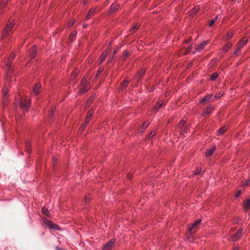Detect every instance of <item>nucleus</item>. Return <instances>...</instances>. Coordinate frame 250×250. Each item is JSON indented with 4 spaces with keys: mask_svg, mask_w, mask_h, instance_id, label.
Listing matches in <instances>:
<instances>
[{
    "mask_svg": "<svg viewBox=\"0 0 250 250\" xmlns=\"http://www.w3.org/2000/svg\"><path fill=\"white\" fill-rule=\"evenodd\" d=\"M188 242H191L192 241L190 240V238L188 237Z\"/></svg>",
    "mask_w": 250,
    "mask_h": 250,
    "instance_id": "nucleus-62",
    "label": "nucleus"
},
{
    "mask_svg": "<svg viewBox=\"0 0 250 250\" xmlns=\"http://www.w3.org/2000/svg\"><path fill=\"white\" fill-rule=\"evenodd\" d=\"M250 209V199L246 200V202L244 204V209L245 211Z\"/></svg>",
    "mask_w": 250,
    "mask_h": 250,
    "instance_id": "nucleus-25",
    "label": "nucleus"
},
{
    "mask_svg": "<svg viewBox=\"0 0 250 250\" xmlns=\"http://www.w3.org/2000/svg\"><path fill=\"white\" fill-rule=\"evenodd\" d=\"M16 55L15 54L12 53L8 57L6 65L7 67V77L11 76L13 71V65L11 64V62L15 59Z\"/></svg>",
    "mask_w": 250,
    "mask_h": 250,
    "instance_id": "nucleus-2",
    "label": "nucleus"
},
{
    "mask_svg": "<svg viewBox=\"0 0 250 250\" xmlns=\"http://www.w3.org/2000/svg\"><path fill=\"white\" fill-rule=\"evenodd\" d=\"M90 89V87L88 84L83 85V86H80V90L81 93H84L87 92Z\"/></svg>",
    "mask_w": 250,
    "mask_h": 250,
    "instance_id": "nucleus-22",
    "label": "nucleus"
},
{
    "mask_svg": "<svg viewBox=\"0 0 250 250\" xmlns=\"http://www.w3.org/2000/svg\"><path fill=\"white\" fill-rule=\"evenodd\" d=\"M156 133V131L154 130L153 131H151L149 134L148 135V138H151L153 137Z\"/></svg>",
    "mask_w": 250,
    "mask_h": 250,
    "instance_id": "nucleus-46",
    "label": "nucleus"
},
{
    "mask_svg": "<svg viewBox=\"0 0 250 250\" xmlns=\"http://www.w3.org/2000/svg\"><path fill=\"white\" fill-rule=\"evenodd\" d=\"M94 113V111L93 109H91L90 110H89L88 111V113H87L86 117L91 118V117H92V116L93 115Z\"/></svg>",
    "mask_w": 250,
    "mask_h": 250,
    "instance_id": "nucleus-41",
    "label": "nucleus"
},
{
    "mask_svg": "<svg viewBox=\"0 0 250 250\" xmlns=\"http://www.w3.org/2000/svg\"><path fill=\"white\" fill-rule=\"evenodd\" d=\"M85 84H87L86 78L85 77H84L82 80L80 86H83V85H85Z\"/></svg>",
    "mask_w": 250,
    "mask_h": 250,
    "instance_id": "nucleus-40",
    "label": "nucleus"
},
{
    "mask_svg": "<svg viewBox=\"0 0 250 250\" xmlns=\"http://www.w3.org/2000/svg\"><path fill=\"white\" fill-rule=\"evenodd\" d=\"M49 228L50 229H52L54 230H61L60 227L58 225L54 224V223H52V224L50 226Z\"/></svg>",
    "mask_w": 250,
    "mask_h": 250,
    "instance_id": "nucleus-36",
    "label": "nucleus"
},
{
    "mask_svg": "<svg viewBox=\"0 0 250 250\" xmlns=\"http://www.w3.org/2000/svg\"><path fill=\"white\" fill-rule=\"evenodd\" d=\"M75 20H73L72 21L70 22L68 25V27L72 26L75 23Z\"/></svg>",
    "mask_w": 250,
    "mask_h": 250,
    "instance_id": "nucleus-50",
    "label": "nucleus"
},
{
    "mask_svg": "<svg viewBox=\"0 0 250 250\" xmlns=\"http://www.w3.org/2000/svg\"><path fill=\"white\" fill-rule=\"evenodd\" d=\"M118 47H117L116 48H115V49H114V51H113V55H112V56H114V55H115L117 53V52H118Z\"/></svg>",
    "mask_w": 250,
    "mask_h": 250,
    "instance_id": "nucleus-52",
    "label": "nucleus"
},
{
    "mask_svg": "<svg viewBox=\"0 0 250 250\" xmlns=\"http://www.w3.org/2000/svg\"><path fill=\"white\" fill-rule=\"evenodd\" d=\"M108 53V51L107 50H105L102 52L98 59L99 64H101L105 60Z\"/></svg>",
    "mask_w": 250,
    "mask_h": 250,
    "instance_id": "nucleus-10",
    "label": "nucleus"
},
{
    "mask_svg": "<svg viewBox=\"0 0 250 250\" xmlns=\"http://www.w3.org/2000/svg\"><path fill=\"white\" fill-rule=\"evenodd\" d=\"M30 104L31 102L29 98H20L19 105L20 108L22 110L27 111L30 106Z\"/></svg>",
    "mask_w": 250,
    "mask_h": 250,
    "instance_id": "nucleus-3",
    "label": "nucleus"
},
{
    "mask_svg": "<svg viewBox=\"0 0 250 250\" xmlns=\"http://www.w3.org/2000/svg\"><path fill=\"white\" fill-rule=\"evenodd\" d=\"M168 95V94L167 93V92L166 93V94H165V96H167Z\"/></svg>",
    "mask_w": 250,
    "mask_h": 250,
    "instance_id": "nucleus-64",
    "label": "nucleus"
},
{
    "mask_svg": "<svg viewBox=\"0 0 250 250\" xmlns=\"http://www.w3.org/2000/svg\"><path fill=\"white\" fill-rule=\"evenodd\" d=\"M95 10H96V8H91L90 9L86 17H85V20H89L93 16H94V15H95Z\"/></svg>",
    "mask_w": 250,
    "mask_h": 250,
    "instance_id": "nucleus-14",
    "label": "nucleus"
},
{
    "mask_svg": "<svg viewBox=\"0 0 250 250\" xmlns=\"http://www.w3.org/2000/svg\"><path fill=\"white\" fill-rule=\"evenodd\" d=\"M87 24H86V23H83V28H85L87 27Z\"/></svg>",
    "mask_w": 250,
    "mask_h": 250,
    "instance_id": "nucleus-58",
    "label": "nucleus"
},
{
    "mask_svg": "<svg viewBox=\"0 0 250 250\" xmlns=\"http://www.w3.org/2000/svg\"><path fill=\"white\" fill-rule=\"evenodd\" d=\"M208 43V41H204L201 42L200 44H199L196 48V50L198 51H200L204 49L205 46Z\"/></svg>",
    "mask_w": 250,
    "mask_h": 250,
    "instance_id": "nucleus-15",
    "label": "nucleus"
},
{
    "mask_svg": "<svg viewBox=\"0 0 250 250\" xmlns=\"http://www.w3.org/2000/svg\"><path fill=\"white\" fill-rule=\"evenodd\" d=\"M113 57H114V56H112V57H111L109 59V60H108V63L112 62V60H113Z\"/></svg>",
    "mask_w": 250,
    "mask_h": 250,
    "instance_id": "nucleus-56",
    "label": "nucleus"
},
{
    "mask_svg": "<svg viewBox=\"0 0 250 250\" xmlns=\"http://www.w3.org/2000/svg\"><path fill=\"white\" fill-rule=\"evenodd\" d=\"M88 123H89V122H86V121L85 120V122H84V123H83V124H85V125H87V124H88Z\"/></svg>",
    "mask_w": 250,
    "mask_h": 250,
    "instance_id": "nucleus-59",
    "label": "nucleus"
},
{
    "mask_svg": "<svg viewBox=\"0 0 250 250\" xmlns=\"http://www.w3.org/2000/svg\"><path fill=\"white\" fill-rule=\"evenodd\" d=\"M129 57V53L127 51L125 50L122 55L121 58L124 60Z\"/></svg>",
    "mask_w": 250,
    "mask_h": 250,
    "instance_id": "nucleus-39",
    "label": "nucleus"
},
{
    "mask_svg": "<svg viewBox=\"0 0 250 250\" xmlns=\"http://www.w3.org/2000/svg\"><path fill=\"white\" fill-rule=\"evenodd\" d=\"M79 73V70L78 68H75L73 72H72L70 79L71 81H74L76 77L77 76L78 74Z\"/></svg>",
    "mask_w": 250,
    "mask_h": 250,
    "instance_id": "nucleus-16",
    "label": "nucleus"
},
{
    "mask_svg": "<svg viewBox=\"0 0 250 250\" xmlns=\"http://www.w3.org/2000/svg\"><path fill=\"white\" fill-rule=\"evenodd\" d=\"M83 3H84V4H86V3H87V0H83Z\"/></svg>",
    "mask_w": 250,
    "mask_h": 250,
    "instance_id": "nucleus-60",
    "label": "nucleus"
},
{
    "mask_svg": "<svg viewBox=\"0 0 250 250\" xmlns=\"http://www.w3.org/2000/svg\"><path fill=\"white\" fill-rule=\"evenodd\" d=\"M130 80L128 78H125L124 81L120 84V89L123 90L128 85Z\"/></svg>",
    "mask_w": 250,
    "mask_h": 250,
    "instance_id": "nucleus-11",
    "label": "nucleus"
},
{
    "mask_svg": "<svg viewBox=\"0 0 250 250\" xmlns=\"http://www.w3.org/2000/svg\"><path fill=\"white\" fill-rule=\"evenodd\" d=\"M41 86V84L39 83H36L35 85L33 88V92L36 95H38L39 93Z\"/></svg>",
    "mask_w": 250,
    "mask_h": 250,
    "instance_id": "nucleus-23",
    "label": "nucleus"
},
{
    "mask_svg": "<svg viewBox=\"0 0 250 250\" xmlns=\"http://www.w3.org/2000/svg\"><path fill=\"white\" fill-rule=\"evenodd\" d=\"M236 46L237 47H236L235 50L233 52V54L234 55H236V56H238L241 52V50L242 48L237 45H236Z\"/></svg>",
    "mask_w": 250,
    "mask_h": 250,
    "instance_id": "nucleus-32",
    "label": "nucleus"
},
{
    "mask_svg": "<svg viewBox=\"0 0 250 250\" xmlns=\"http://www.w3.org/2000/svg\"><path fill=\"white\" fill-rule=\"evenodd\" d=\"M212 95H210V94L207 95L206 96L203 97L202 99V100L201 101V103L206 102L209 101V100L212 97Z\"/></svg>",
    "mask_w": 250,
    "mask_h": 250,
    "instance_id": "nucleus-35",
    "label": "nucleus"
},
{
    "mask_svg": "<svg viewBox=\"0 0 250 250\" xmlns=\"http://www.w3.org/2000/svg\"><path fill=\"white\" fill-rule=\"evenodd\" d=\"M53 222L46 218L43 219V224L46 225L48 228L52 224Z\"/></svg>",
    "mask_w": 250,
    "mask_h": 250,
    "instance_id": "nucleus-29",
    "label": "nucleus"
},
{
    "mask_svg": "<svg viewBox=\"0 0 250 250\" xmlns=\"http://www.w3.org/2000/svg\"><path fill=\"white\" fill-rule=\"evenodd\" d=\"M7 89L5 87L3 88L2 92L3 94V98L4 99L7 98Z\"/></svg>",
    "mask_w": 250,
    "mask_h": 250,
    "instance_id": "nucleus-45",
    "label": "nucleus"
},
{
    "mask_svg": "<svg viewBox=\"0 0 250 250\" xmlns=\"http://www.w3.org/2000/svg\"><path fill=\"white\" fill-rule=\"evenodd\" d=\"M90 200V198L88 197V196H86L85 197V202H88Z\"/></svg>",
    "mask_w": 250,
    "mask_h": 250,
    "instance_id": "nucleus-54",
    "label": "nucleus"
},
{
    "mask_svg": "<svg viewBox=\"0 0 250 250\" xmlns=\"http://www.w3.org/2000/svg\"><path fill=\"white\" fill-rule=\"evenodd\" d=\"M90 119H91V118H89V117H86V118H85V120L86 122H90Z\"/></svg>",
    "mask_w": 250,
    "mask_h": 250,
    "instance_id": "nucleus-57",
    "label": "nucleus"
},
{
    "mask_svg": "<svg viewBox=\"0 0 250 250\" xmlns=\"http://www.w3.org/2000/svg\"><path fill=\"white\" fill-rule=\"evenodd\" d=\"M25 148L27 152L30 153L31 151V144L30 142H26Z\"/></svg>",
    "mask_w": 250,
    "mask_h": 250,
    "instance_id": "nucleus-28",
    "label": "nucleus"
},
{
    "mask_svg": "<svg viewBox=\"0 0 250 250\" xmlns=\"http://www.w3.org/2000/svg\"><path fill=\"white\" fill-rule=\"evenodd\" d=\"M119 7H120V5L116 2H115L113 4H112L110 5V8L109 9L108 14L109 15L113 14L114 13L116 12V11L119 9Z\"/></svg>",
    "mask_w": 250,
    "mask_h": 250,
    "instance_id": "nucleus-7",
    "label": "nucleus"
},
{
    "mask_svg": "<svg viewBox=\"0 0 250 250\" xmlns=\"http://www.w3.org/2000/svg\"><path fill=\"white\" fill-rule=\"evenodd\" d=\"M166 104L163 101H159L153 107V110L155 112H157L159 110V109L161 107V106L163 105H165Z\"/></svg>",
    "mask_w": 250,
    "mask_h": 250,
    "instance_id": "nucleus-17",
    "label": "nucleus"
},
{
    "mask_svg": "<svg viewBox=\"0 0 250 250\" xmlns=\"http://www.w3.org/2000/svg\"><path fill=\"white\" fill-rule=\"evenodd\" d=\"M250 183V181H246L245 182L244 186H249V185Z\"/></svg>",
    "mask_w": 250,
    "mask_h": 250,
    "instance_id": "nucleus-53",
    "label": "nucleus"
},
{
    "mask_svg": "<svg viewBox=\"0 0 250 250\" xmlns=\"http://www.w3.org/2000/svg\"><path fill=\"white\" fill-rule=\"evenodd\" d=\"M199 10V7L198 5L194 7L191 10L188 12V17H192L196 14Z\"/></svg>",
    "mask_w": 250,
    "mask_h": 250,
    "instance_id": "nucleus-12",
    "label": "nucleus"
},
{
    "mask_svg": "<svg viewBox=\"0 0 250 250\" xmlns=\"http://www.w3.org/2000/svg\"><path fill=\"white\" fill-rule=\"evenodd\" d=\"M224 95V92H218L215 94V97L217 99L220 98L221 96H222Z\"/></svg>",
    "mask_w": 250,
    "mask_h": 250,
    "instance_id": "nucleus-44",
    "label": "nucleus"
},
{
    "mask_svg": "<svg viewBox=\"0 0 250 250\" xmlns=\"http://www.w3.org/2000/svg\"><path fill=\"white\" fill-rule=\"evenodd\" d=\"M30 58L31 60L34 59L37 54V48L36 46H34L32 49L30 51Z\"/></svg>",
    "mask_w": 250,
    "mask_h": 250,
    "instance_id": "nucleus-20",
    "label": "nucleus"
},
{
    "mask_svg": "<svg viewBox=\"0 0 250 250\" xmlns=\"http://www.w3.org/2000/svg\"><path fill=\"white\" fill-rule=\"evenodd\" d=\"M241 190H238V191L236 192V194H235V198H238L239 197H240V196L241 195Z\"/></svg>",
    "mask_w": 250,
    "mask_h": 250,
    "instance_id": "nucleus-48",
    "label": "nucleus"
},
{
    "mask_svg": "<svg viewBox=\"0 0 250 250\" xmlns=\"http://www.w3.org/2000/svg\"><path fill=\"white\" fill-rule=\"evenodd\" d=\"M146 72V70L145 69L142 68L140 70L138 71L137 74L134 76V79L137 81H140L143 78Z\"/></svg>",
    "mask_w": 250,
    "mask_h": 250,
    "instance_id": "nucleus-9",
    "label": "nucleus"
},
{
    "mask_svg": "<svg viewBox=\"0 0 250 250\" xmlns=\"http://www.w3.org/2000/svg\"><path fill=\"white\" fill-rule=\"evenodd\" d=\"M56 249H57V250H62V249L59 248V247H57Z\"/></svg>",
    "mask_w": 250,
    "mask_h": 250,
    "instance_id": "nucleus-61",
    "label": "nucleus"
},
{
    "mask_svg": "<svg viewBox=\"0 0 250 250\" xmlns=\"http://www.w3.org/2000/svg\"><path fill=\"white\" fill-rule=\"evenodd\" d=\"M216 146H213L211 149L208 150L206 153V156L207 158H210L216 150Z\"/></svg>",
    "mask_w": 250,
    "mask_h": 250,
    "instance_id": "nucleus-13",
    "label": "nucleus"
},
{
    "mask_svg": "<svg viewBox=\"0 0 250 250\" xmlns=\"http://www.w3.org/2000/svg\"><path fill=\"white\" fill-rule=\"evenodd\" d=\"M216 21V20H214V19H212L210 21V23H209V26H212L214 24V23Z\"/></svg>",
    "mask_w": 250,
    "mask_h": 250,
    "instance_id": "nucleus-49",
    "label": "nucleus"
},
{
    "mask_svg": "<svg viewBox=\"0 0 250 250\" xmlns=\"http://www.w3.org/2000/svg\"><path fill=\"white\" fill-rule=\"evenodd\" d=\"M239 250V248L238 246H235L233 247V250Z\"/></svg>",
    "mask_w": 250,
    "mask_h": 250,
    "instance_id": "nucleus-55",
    "label": "nucleus"
},
{
    "mask_svg": "<svg viewBox=\"0 0 250 250\" xmlns=\"http://www.w3.org/2000/svg\"><path fill=\"white\" fill-rule=\"evenodd\" d=\"M233 43L230 42H228L227 44H226L222 49L223 52L226 53L229 51V50L231 48L232 46Z\"/></svg>",
    "mask_w": 250,
    "mask_h": 250,
    "instance_id": "nucleus-21",
    "label": "nucleus"
},
{
    "mask_svg": "<svg viewBox=\"0 0 250 250\" xmlns=\"http://www.w3.org/2000/svg\"><path fill=\"white\" fill-rule=\"evenodd\" d=\"M201 169H202V168L201 167H197L194 171V174L195 175L199 174L201 172Z\"/></svg>",
    "mask_w": 250,
    "mask_h": 250,
    "instance_id": "nucleus-42",
    "label": "nucleus"
},
{
    "mask_svg": "<svg viewBox=\"0 0 250 250\" xmlns=\"http://www.w3.org/2000/svg\"><path fill=\"white\" fill-rule=\"evenodd\" d=\"M218 19V15H217L216 17V18L215 20H216V21Z\"/></svg>",
    "mask_w": 250,
    "mask_h": 250,
    "instance_id": "nucleus-63",
    "label": "nucleus"
},
{
    "mask_svg": "<svg viewBox=\"0 0 250 250\" xmlns=\"http://www.w3.org/2000/svg\"><path fill=\"white\" fill-rule=\"evenodd\" d=\"M77 31H73L71 33V35H70V36L69 37V39H70V40H73L72 38H73V37H74H74H75V36H76V35H77Z\"/></svg>",
    "mask_w": 250,
    "mask_h": 250,
    "instance_id": "nucleus-43",
    "label": "nucleus"
},
{
    "mask_svg": "<svg viewBox=\"0 0 250 250\" xmlns=\"http://www.w3.org/2000/svg\"><path fill=\"white\" fill-rule=\"evenodd\" d=\"M218 74L217 72L212 73L210 77V80L213 81H215L218 77Z\"/></svg>",
    "mask_w": 250,
    "mask_h": 250,
    "instance_id": "nucleus-38",
    "label": "nucleus"
},
{
    "mask_svg": "<svg viewBox=\"0 0 250 250\" xmlns=\"http://www.w3.org/2000/svg\"><path fill=\"white\" fill-rule=\"evenodd\" d=\"M212 109V107L211 105H208L206 109L204 110L203 111L202 115L203 116L205 117L208 115L209 114L211 113V111Z\"/></svg>",
    "mask_w": 250,
    "mask_h": 250,
    "instance_id": "nucleus-18",
    "label": "nucleus"
},
{
    "mask_svg": "<svg viewBox=\"0 0 250 250\" xmlns=\"http://www.w3.org/2000/svg\"><path fill=\"white\" fill-rule=\"evenodd\" d=\"M15 24V22L14 21V20H12V21L9 20L8 21L2 32V38L7 36L8 35L13 32Z\"/></svg>",
    "mask_w": 250,
    "mask_h": 250,
    "instance_id": "nucleus-1",
    "label": "nucleus"
},
{
    "mask_svg": "<svg viewBox=\"0 0 250 250\" xmlns=\"http://www.w3.org/2000/svg\"><path fill=\"white\" fill-rule=\"evenodd\" d=\"M227 127L226 126L224 125L222 126L218 130V135L220 136L222 134H223L225 131L227 130Z\"/></svg>",
    "mask_w": 250,
    "mask_h": 250,
    "instance_id": "nucleus-26",
    "label": "nucleus"
},
{
    "mask_svg": "<svg viewBox=\"0 0 250 250\" xmlns=\"http://www.w3.org/2000/svg\"><path fill=\"white\" fill-rule=\"evenodd\" d=\"M104 69L102 67H100L98 70V71H97V74H96V76H98L100 75V74L103 72Z\"/></svg>",
    "mask_w": 250,
    "mask_h": 250,
    "instance_id": "nucleus-47",
    "label": "nucleus"
},
{
    "mask_svg": "<svg viewBox=\"0 0 250 250\" xmlns=\"http://www.w3.org/2000/svg\"><path fill=\"white\" fill-rule=\"evenodd\" d=\"M49 228L50 229H52L54 230H61L60 227L58 225L54 224V223H52V224L50 226Z\"/></svg>",
    "mask_w": 250,
    "mask_h": 250,
    "instance_id": "nucleus-37",
    "label": "nucleus"
},
{
    "mask_svg": "<svg viewBox=\"0 0 250 250\" xmlns=\"http://www.w3.org/2000/svg\"><path fill=\"white\" fill-rule=\"evenodd\" d=\"M42 212L43 215H44L47 217L50 216L49 211L48 210V209L47 208H46L45 207H44L42 208Z\"/></svg>",
    "mask_w": 250,
    "mask_h": 250,
    "instance_id": "nucleus-30",
    "label": "nucleus"
},
{
    "mask_svg": "<svg viewBox=\"0 0 250 250\" xmlns=\"http://www.w3.org/2000/svg\"><path fill=\"white\" fill-rule=\"evenodd\" d=\"M115 241L114 238L110 239L103 246L102 250H111L115 246Z\"/></svg>",
    "mask_w": 250,
    "mask_h": 250,
    "instance_id": "nucleus-6",
    "label": "nucleus"
},
{
    "mask_svg": "<svg viewBox=\"0 0 250 250\" xmlns=\"http://www.w3.org/2000/svg\"><path fill=\"white\" fill-rule=\"evenodd\" d=\"M243 229L242 228H240L239 230L235 233L231 237L233 241H235L238 240L242 235Z\"/></svg>",
    "mask_w": 250,
    "mask_h": 250,
    "instance_id": "nucleus-8",
    "label": "nucleus"
},
{
    "mask_svg": "<svg viewBox=\"0 0 250 250\" xmlns=\"http://www.w3.org/2000/svg\"><path fill=\"white\" fill-rule=\"evenodd\" d=\"M140 24L138 23H135L129 30V32L131 33H134L136 30L139 28Z\"/></svg>",
    "mask_w": 250,
    "mask_h": 250,
    "instance_id": "nucleus-27",
    "label": "nucleus"
},
{
    "mask_svg": "<svg viewBox=\"0 0 250 250\" xmlns=\"http://www.w3.org/2000/svg\"><path fill=\"white\" fill-rule=\"evenodd\" d=\"M201 222V219H197L194 221L191 226L188 228V235H193L198 229V225Z\"/></svg>",
    "mask_w": 250,
    "mask_h": 250,
    "instance_id": "nucleus-4",
    "label": "nucleus"
},
{
    "mask_svg": "<svg viewBox=\"0 0 250 250\" xmlns=\"http://www.w3.org/2000/svg\"><path fill=\"white\" fill-rule=\"evenodd\" d=\"M86 125H85V124H82V126H81L80 127V129H81L82 131H83L85 128L86 127Z\"/></svg>",
    "mask_w": 250,
    "mask_h": 250,
    "instance_id": "nucleus-51",
    "label": "nucleus"
},
{
    "mask_svg": "<svg viewBox=\"0 0 250 250\" xmlns=\"http://www.w3.org/2000/svg\"><path fill=\"white\" fill-rule=\"evenodd\" d=\"M247 42L248 39L246 37H244L241 40V41L237 45L243 48L244 46L247 44Z\"/></svg>",
    "mask_w": 250,
    "mask_h": 250,
    "instance_id": "nucleus-19",
    "label": "nucleus"
},
{
    "mask_svg": "<svg viewBox=\"0 0 250 250\" xmlns=\"http://www.w3.org/2000/svg\"><path fill=\"white\" fill-rule=\"evenodd\" d=\"M188 119L187 118H184L179 124V126L181 127L180 129V137L184 139L187 137V128L186 127L183 128L184 124L187 122Z\"/></svg>",
    "mask_w": 250,
    "mask_h": 250,
    "instance_id": "nucleus-5",
    "label": "nucleus"
},
{
    "mask_svg": "<svg viewBox=\"0 0 250 250\" xmlns=\"http://www.w3.org/2000/svg\"><path fill=\"white\" fill-rule=\"evenodd\" d=\"M233 36V33L231 31H228L227 33V34L225 36V40H229L230 38H231Z\"/></svg>",
    "mask_w": 250,
    "mask_h": 250,
    "instance_id": "nucleus-34",
    "label": "nucleus"
},
{
    "mask_svg": "<svg viewBox=\"0 0 250 250\" xmlns=\"http://www.w3.org/2000/svg\"><path fill=\"white\" fill-rule=\"evenodd\" d=\"M149 125V122L147 121H145L142 124V126L139 129V131L143 132L145 130L146 128Z\"/></svg>",
    "mask_w": 250,
    "mask_h": 250,
    "instance_id": "nucleus-24",
    "label": "nucleus"
},
{
    "mask_svg": "<svg viewBox=\"0 0 250 250\" xmlns=\"http://www.w3.org/2000/svg\"><path fill=\"white\" fill-rule=\"evenodd\" d=\"M7 0H2L0 4V13L2 12L3 9L5 7Z\"/></svg>",
    "mask_w": 250,
    "mask_h": 250,
    "instance_id": "nucleus-33",
    "label": "nucleus"
},
{
    "mask_svg": "<svg viewBox=\"0 0 250 250\" xmlns=\"http://www.w3.org/2000/svg\"><path fill=\"white\" fill-rule=\"evenodd\" d=\"M55 112V108H53L52 107L51 110L49 111V112L48 113V117L50 120L53 119V118L54 116Z\"/></svg>",
    "mask_w": 250,
    "mask_h": 250,
    "instance_id": "nucleus-31",
    "label": "nucleus"
}]
</instances>
